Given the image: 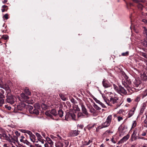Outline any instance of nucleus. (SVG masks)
Segmentation results:
<instances>
[{
  "instance_id": "e433bc0d",
  "label": "nucleus",
  "mask_w": 147,
  "mask_h": 147,
  "mask_svg": "<svg viewBox=\"0 0 147 147\" xmlns=\"http://www.w3.org/2000/svg\"><path fill=\"white\" fill-rule=\"evenodd\" d=\"M142 108L141 109V111H144L145 108L146 107V104L145 103H143L142 104Z\"/></svg>"
},
{
  "instance_id": "f3484780",
  "label": "nucleus",
  "mask_w": 147,
  "mask_h": 147,
  "mask_svg": "<svg viewBox=\"0 0 147 147\" xmlns=\"http://www.w3.org/2000/svg\"><path fill=\"white\" fill-rule=\"evenodd\" d=\"M46 140L49 144H50L51 145H53V142L50 138L47 137L46 138Z\"/></svg>"
},
{
  "instance_id": "5fc2aeb1",
  "label": "nucleus",
  "mask_w": 147,
  "mask_h": 147,
  "mask_svg": "<svg viewBox=\"0 0 147 147\" xmlns=\"http://www.w3.org/2000/svg\"><path fill=\"white\" fill-rule=\"evenodd\" d=\"M106 133H108L112 134L113 133V131H111L109 130H107L106 131L105 133V134H106Z\"/></svg>"
},
{
  "instance_id": "864d4df0",
  "label": "nucleus",
  "mask_w": 147,
  "mask_h": 147,
  "mask_svg": "<svg viewBox=\"0 0 147 147\" xmlns=\"http://www.w3.org/2000/svg\"><path fill=\"white\" fill-rule=\"evenodd\" d=\"M123 77L125 78V79L126 80H127V79L128 78V76L126 75V74H124L123 75Z\"/></svg>"
},
{
  "instance_id": "7ed1b4c3",
  "label": "nucleus",
  "mask_w": 147,
  "mask_h": 147,
  "mask_svg": "<svg viewBox=\"0 0 147 147\" xmlns=\"http://www.w3.org/2000/svg\"><path fill=\"white\" fill-rule=\"evenodd\" d=\"M65 118V119L67 121H69L71 119L74 120H77L76 117V115L71 111H70L66 113Z\"/></svg>"
},
{
  "instance_id": "a211bd4d",
  "label": "nucleus",
  "mask_w": 147,
  "mask_h": 147,
  "mask_svg": "<svg viewBox=\"0 0 147 147\" xmlns=\"http://www.w3.org/2000/svg\"><path fill=\"white\" fill-rule=\"evenodd\" d=\"M102 84L103 86L105 88H108L110 86V84L107 83L106 82H105L103 80L102 82Z\"/></svg>"
},
{
  "instance_id": "680f3d73",
  "label": "nucleus",
  "mask_w": 147,
  "mask_h": 147,
  "mask_svg": "<svg viewBox=\"0 0 147 147\" xmlns=\"http://www.w3.org/2000/svg\"><path fill=\"white\" fill-rule=\"evenodd\" d=\"M3 147H9V145L7 144H4L3 145Z\"/></svg>"
},
{
  "instance_id": "79ce46f5",
  "label": "nucleus",
  "mask_w": 147,
  "mask_h": 147,
  "mask_svg": "<svg viewBox=\"0 0 147 147\" xmlns=\"http://www.w3.org/2000/svg\"><path fill=\"white\" fill-rule=\"evenodd\" d=\"M41 107L44 110H45L47 108V106L45 104H42Z\"/></svg>"
},
{
  "instance_id": "603ef678",
  "label": "nucleus",
  "mask_w": 147,
  "mask_h": 147,
  "mask_svg": "<svg viewBox=\"0 0 147 147\" xmlns=\"http://www.w3.org/2000/svg\"><path fill=\"white\" fill-rule=\"evenodd\" d=\"M138 7L140 10H142V5L141 4H139L138 5Z\"/></svg>"
},
{
  "instance_id": "e2e57ef3",
  "label": "nucleus",
  "mask_w": 147,
  "mask_h": 147,
  "mask_svg": "<svg viewBox=\"0 0 147 147\" xmlns=\"http://www.w3.org/2000/svg\"><path fill=\"white\" fill-rule=\"evenodd\" d=\"M38 140L40 141L42 144H43L44 143L45 140H44L42 139H41V140Z\"/></svg>"
},
{
  "instance_id": "6e6d98bb",
  "label": "nucleus",
  "mask_w": 147,
  "mask_h": 147,
  "mask_svg": "<svg viewBox=\"0 0 147 147\" xmlns=\"http://www.w3.org/2000/svg\"><path fill=\"white\" fill-rule=\"evenodd\" d=\"M123 112H124V111L123 109H120L118 112V113L119 114L122 113H123Z\"/></svg>"
},
{
  "instance_id": "b1692460",
  "label": "nucleus",
  "mask_w": 147,
  "mask_h": 147,
  "mask_svg": "<svg viewBox=\"0 0 147 147\" xmlns=\"http://www.w3.org/2000/svg\"><path fill=\"white\" fill-rule=\"evenodd\" d=\"M92 141L90 140H89L88 142L85 141L84 142V143L83 144V145L84 146L88 145H89L90 143H92Z\"/></svg>"
},
{
  "instance_id": "20e7f679",
  "label": "nucleus",
  "mask_w": 147,
  "mask_h": 147,
  "mask_svg": "<svg viewBox=\"0 0 147 147\" xmlns=\"http://www.w3.org/2000/svg\"><path fill=\"white\" fill-rule=\"evenodd\" d=\"M7 91V98L6 99V101L11 104H13L14 103V99L13 96L10 93L11 91L10 90V92H8V90H6Z\"/></svg>"
},
{
  "instance_id": "393cba45",
  "label": "nucleus",
  "mask_w": 147,
  "mask_h": 147,
  "mask_svg": "<svg viewBox=\"0 0 147 147\" xmlns=\"http://www.w3.org/2000/svg\"><path fill=\"white\" fill-rule=\"evenodd\" d=\"M143 28L144 29L143 34L144 36L147 38V29L145 27H144Z\"/></svg>"
},
{
  "instance_id": "4c0bfd02",
  "label": "nucleus",
  "mask_w": 147,
  "mask_h": 147,
  "mask_svg": "<svg viewBox=\"0 0 147 147\" xmlns=\"http://www.w3.org/2000/svg\"><path fill=\"white\" fill-rule=\"evenodd\" d=\"M23 132L28 134L30 136L32 134V132L29 131H25Z\"/></svg>"
},
{
  "instance_id": "2eb2a0df",
  "label": "nucleus",
  "mask_w": 147,
  "mask_h": 147,
  "mask_svg": "<svg viewBox=\"0 0 147 147\" xmlns=\"http://www.w3.org/2000/svg\"><path fill=\"white\" fill-rule=\"evenodd\" d=\"M24 92L27 96H30L31 95V93L29 89L27 88H25L24 90Z\"/></svg>"
},
{
  "instance_id": "69168bd1",
  "label": "nucleus",
  "mask_w": 147,
  "mask_h": 147,
  "mask_svg": "<svg viewBox=\"0 0 147 147\" xmlns=\"http://www.w3.org/2000/svg\"><path fill=\"white\" fill-rule=\"evenodd\" d=\"M100 126V125L99 126L96 128V131L97 132H98L99 131V130L100 129H101L102 128H100V127H99Z\"/></svg>"
},
{
  "instance_id": "bf43d9fd",
  "label": "nucleus",
  "mask_w": 147,
  "mask_h": 147,
  "mask_svg": "<svg viewBox=\"0 0 147 147\" xmlns=\"http://www.w3.org/2000/svg\"><path fill=\"white\" fill-rule=\"evenodd\" d=\"M5 107L7 109L9 110H10L11 109V107L8 106L7 105H5Z\"/></svg>"
},
{
  "instance_id": "c03bdc74",
  "label": "nucleus",
  "mask_w": 147,
  "mask_h": 147,
  "mask_svg": "<svg viewBox=\"0 0 147 147\" xmlns=\"http://www.w3.org/2000/svg\"><path fill=\"white\" fill-rule=\"evenodd\" d=\"M95 125V124H94L91 125H90L88 127V129H91L93 128L94 127Z\"/></svg>"
},
{
  "instance_id": "aec40b11",
  "label": "nucleus",
  "mask_w": 147,
  "mask_h": 147,
  "mask_svg": "<svg viewBox=\"0 0 147 147\" xmlns=\"http://www.w3.org/2000/svg\"><path fill=\"white\" fill-rule=\"evenodd\" d=\"M50 111L51 115H53L54 116H56L58 115L57 113L56 110L55 109H53L51 111Z\"/></svg>"
},
{
  "instance_id": "c85d7f7f",
  "label": "nucleus",
  "mask_w": 147,
  "mask_h": 147,
  "mask_svg": "<svg viewBox=\"0 0 147 147\" xmlns=\"http://www.w3.org/2000/svg\"><path fill=\"white\" fill-rule=\"evenodd\" d=\"M4 98H1L0 97V107L4 103Z\"/></svg>"
},
{
  "instance_id": "bb28decb",
  "label": "nucleus",
  "mask_w": 147,
  "mask_h": 147,
  "mask_svg": "<svg viewBox=\"0 0 147 147\" xmlns=\"http://www.w3.org/2000/svg\"><path fill=\"white\" fill-rule=\"evenodd\" d=\"M45 114L47 116H49L51 117H52V115L50 111H47L45 113Z\"/></svg>"
},
{
  "instance_id": "f8f14e48",
  "label": "nucleus",
  "mask_w": 147,
  "mask_h": 147,
  "mask_svg": "<svg viewBox=\"0 0 147 147\" xmlns=\"http://www.w3.org/2000/svg\"><path fill=\"white\" fill-rule=\"evenodd\" d=\"M2 136L3 139H5L9 142H11V139L10 138V135L8 136L7 134L5 133L2 134Z\"/></svg>"
},
{
  "instance_id": "338daca9",
  "label": "nucleus",
  "mask_w": 147,
  "mask_h": 147,
  "mask_svg": "<svg viewBox=\"0 0 147 147\" xmlns=\"http://www.w3.org/2000/svg\"><path fill=\"white\" fill-rule=\"evenodd\" d=\"M142 21L145 23L147 24V20L144 19L142 20Z\"/></svg>"
},
{
  "instance_id": "9d476101",
  "label": "nucleus",
  "mask_w": 147,
  "mask_h": 147,
  "mask_svg": "<svg viewBox=\"0 0 147 147\" xmlns=\"http://www.w3.org/2000/svg\"><path fill=\"white\" fill-rule=\"evenodd\" d=\"M138 130L137 128H135L131 135V138L132 139H133L134 140H136L137 139V137L136 136L138 132Z\"/></svg>"
},
{
  "instance_id": "49530a36",
  "label": "nucleus",
  "mask_w": 147,
  "mask_h": 147,
  "mask_svg": "<svg viewBox=\"0 0 147 147\" xmlns=\"http://www.w3.org/2000/svg\"><path fill=\"white\" fill-rule=\"evenodd\" d=\"M142 55L147 59V53H142Z\"/></svg>"
},
{
  "instance_id": "f03ea898",
  "label": "nucleus",
  "mask_w": 147,
  "mask_h": 147,
  "mask_svg": "<svg viewBox=\"0 0 147 147\" xmlns=\"http://www.w3.org/2000/svg\"><path fill=\"white\" fill-rule=\"evenodd\" d=\"M112 119V116L110 115L108 116L106 119V121L103 123L101 125H100V128H106L108 127L111 122Z\"/></svg>"
},
{
  "instance_id": "39448f33",
  "label": "nucleus",
  "mask_w": 147,
  "mask_h": 147,
  "mask_svg": "<svg viewBox=\"0 0 147 147\" xmlns=\"http://www.w3.org/2000/svg\"><path fill=\"white\" fill-rule=\"evenodd\" d=\"M0 87L5 89L6 90H8V92H10V89L7 83L3 84L2 80L0 78Z\"/></svg>"
},
{
  "instance_id": "4d7b16f0",
  "label": "nucleus",
  "mask_w": 147,
  "mask_h": 147,
  "mask_svg": "<svg viewBox=\"0 0 147 147\" xmlns=\"http://www.w3.org/2000/svg\"><path fill=\"white\" fill-rule=\"evenodd\" d=\"M127 101L129 103L131 102V98H127Z\"/></svg>"
},
{
  "instance_id": "09e8293b",
  "label": "nucleus",
  "mask_w": 147,
  "mask_h": 147,
  "mask_svg": "<svg viewBox=\"0 0 147 147\" xmlns=\"http://www.w3.org/2000/svg\"><path fill=\"white\" fill-rule=\"evenodd\" d=\"M15 133L17 136L18 137L20 135V133L17 131H15Z\"/></svg>"
},
{
  "instance_id": "473e14b6",
  "label": "nucleus",
  "mask_w": 147,
  "mask_h": 147,
  "mask_svg": "<svg viewBox=\"0 0 147 147\" xmlns=\"http://www.w3.org/2000/svg\"><path fill=\"white\" fill-rule=\"evenodd\" d=\"M142 95V98L146 96L147 95V89L145 90L143 92Z\"/></svg>"
},
{
  "instance_id": "37998d69",
  "label": "nucleus",
  "mask_w": 147,
  "mask_h": 147,
  "mask_svg": "<svg viewBox=\"0 0 147 147\" xmlns=\"http://www.w3.org/2000/svg\"><path fill=\"white\" fill-rule=\"evenodd\" d=\"M117 121L118 122H119L123 119L122 117L118 116L117 117Z\"/></svg>"
},
{
  "instance_id": "2f4dec72",
  "label": "nucleus",
  "mask_w": 147,
  "mask_h": 147,
  "mask_svg": "<svg viewBox=\"0 0 147 147\" xmlns=\"http://www.w3.org/2000/svg\"><path fill=\"white\" fill-rule=\"evenodd\" d=\"M9 38V36L7 35H3L1 38L5 40H6L8 39Z\"/></svg>"
},
{
  "instance_id": "423d86ee",
  "label": "nucleus",
  "mask_w": 147,
  "mask_h": 147,
  "mask_svg": "<svg viewBox=\"0 0 147 147\" xmlns=\"http://www.w3.org/2000/svg\"><path fill=\"white\" fill-rule=\"evenodd\" d=\"M29 99V97L26 95L24 93H22L20 94V97L19 98V100L22 102H26Z\"/></svg>"
},
{
  "instance_id": "4468645a",
  "label": "nucleus",
  "mask_w": 147,
  "mask_h": 147,
  "mask_svg": "<svg viewBox=\"0 0 147 147\" xmlns=\"http://www.w3.org/2000/svg\"><path fill=\"white\" fill-rule=\"evenodd\" d=\"M135 110V108H133L128 113V117H130L133 115Z\"/></svg>"
},
{
  "instance_id": "774afa93",
  "label": "nucleus",
  "mask_w": 147,
  "mask_h": 147,
  "mask_svg": "<svg viewBox=\"0 0 147 147\" xmlns=\"http://www.w3.org/2000/svg\"><path fill=\"white\" fill-rule=\"evenodd\" d=\"M57 136L58 137V138L60 140H61L62 139V137H61L60 136H59V135H57Z\"/></svg>"
},
{
  "instance_id": "c756f323",
  "label": "nucleus",
  "mask_w": 147,
  "mask_h": 147,
  "mask_svg": "<svg viewBox=\"0 0 147 147\" xmlns=\"http://www.w3.org/2000/svg\"><path fill=\"white\" fill-rule=\"evenodd\" d=\"M34 108L35 109H39L40 108V106L39 103H36L34 105Z\"/></svg>"
},
{
  "instance_id": "6e6552de",
  "label": "nucleus",
  "mask_w": 147,
  "mask_h": 147,
  "mask_svg": "<svg viewBox=\"0 0 147 147\" xmlns=\"http://www.w3.org/2000/svg\"><path fill=\"white\" fill-rule=\"evenodd\" d=\"M117 92L120 94L122 93L123 94H127L126 90L121 86H119V89L117 90Z\"/></svg>"
},
{
  "instance_id": "de8ad7c7",
  "label": "nucleus",
  "mask_w": 147,
  "mask_h": 147,
  "mask_svg": "<svg viewBox=\"0 0 147 147\" xmlns=\"http://www.w3.org/2000/svg\"><path fill=\"white\" fill-rule=\"evenodd\" d=\"M113 87H114V89L117 92V90H118L119 89V88H118L117 86L115 85V84H113Z\"/></svg>"
},
{
  "instance_id": "13d9d810",
  "label": "nucleus",
  "mask_w": 147,
  "mask_h": 147,
  "mask_svg": "<svg viewBox=\"0 0 147 147\" xmlns=\"http://www.w3.org/2000/svg\"><path fill=\"white\" fill-rule=\"evenodd\" d=\"M8 15L7 14H5L4 16V17L6 19H7L8 18Z\"/></svg>"
},
{
  "instance_id": "a19ab883",
  "label": "nucleus",
  "mask_w": 147,
  "mask_h": 147,
  "mask_svg": "<svg viewBox=\"0 0 147 147\" xmlns=\"http://www.w3.org/2000/svg\"><path fill=\"white\" fill-rule=\"evenodd\" d=\"M94 107L96 109L99 110H100L101 108L98 107V105L95 104H94Z\"/></svg>"
},
{
  "instance_id": "cd10ccee",
  "label": "nucleus",
  "mask_w": 147,
  "mask_h": 147,
  "mask_svg": "<svg viewBox=\"0 0 147 147\" xmlns=\"http://www.w3.org/2000/svg\"><path fill=\"white\" fill-rule=\"evenodd\" d=\"M35 135L38 138V140H41L42 137L41 135L38 133H36L35 134Z\"/></svg>"
},
{
  "instance_id": "7c9ffc66",
  "label": "nucleus",
  "mask_w": 147,
  "mask_h": 147,
  "mask_svg": "<svg viewBox=\"0 0 147 147\" xmlns=\"http://www.w3.org/2000/svg\"><path fill=\"white\" fill-rule=\"evenodd\" d=\"M143 44L144 47H147V39L144 40L143 42Z\"/></svg>"
},
{
  "instance_id": "72a5a7b5",
  "label": "nucleus",
  "mask_w": 147,
  "mask_h": 147,
  "mask_svg": "<svg viewBox=\"0 0 147 147\" xmlns=\"http://www.w3.org/2000/svg\"><path fill=\"white\" fill-rule=\"evenodd\" d=\"M60 96L61 99L63 101H65L67 100L66 98L63 95L61 94L60 95Z\"/></svg>"
},
{
  "instance_id": "6ab92c4d",
  "label": "nucleus",
  "mask_w": 147,
  "mask_h": 147,
  "mask_svg": "<svg viewBox=\"0 0 147 147\" xmlns=\"http://www.w3.org/2000/svg\"><path fill=\"white\" fill-rule=\"evenodd\" d=\"M30 138L31 140L33 142H35V138L36 137L33 134H32L31 136H30Z\"/></svg>"
},
{
  "instance_id": "9b49d317",
  "label": "nucleus",
  "mask_w": 147,
  "mask_h": 147,
  "mask_svg": "<svg viewBox=\"0 0 147 147\" xmlns=\"http://www.w3.org/2000/svg\"><path fill=\"white\" fill-rule=\"evenodd\" d=\"M81 106L82 107V111L83 113L86 116V117H88L89 115L87 112V110L85 107L82 104L81 105Z\"/></svg>"
},
{
  "instance_id": "ea45409f",
  "label": "nucleus",
  "mask_w": 147,
  "mask_h": 147,
  "mask_svg": "<svg viewBox=\"0 0 147 147\" xmlns=\"http://www.w3.org/2000/svg\"><path fill=\"white\" fill-rule=\"evenodd\" d=\"M94 99L96 102L100 104V105H102V103L100 102L99 100H98L96 98H94Z\"/></svg>"
},
{
  "instance_id": "412c9836",
  "label": "nucleus",
  "mask_w": 147,
  "mask_h": 147,
  "mask_svg": "<svg viewBox=\"0 0 147 147\" xmlns=\"http://www.w3.org/2000/svg\"><path fill=\"white\" fill-rule=\"evenodd\" d=\"M141 78L142 80L144 81L147 80V76L145 74H143L141 76Z\"/></svg>"
},
{
  "instance_id": "58836bf2",
  "label": "nucleus",
  "mask_w": 147,
  "mask_h": 147,
  "mask_svg": "<svg viewBox=\"0 0 147 147\" xmlns=\"http://www.w3.org/2000/svg\"><path fill=\"white\" fill-rule=\"evenodd\" d=\"M21 139L20 140V141L22 142L25 143L24 140H23L25 138L23 136H21L20 137Z\"/></svg>"
},
{
  "instance_id": "3c124183",
  "label": "nucleus",
  "mask_w": 147,
  "mask_h": 147,
  "mask_svg": "<svg viewBox=\"0 0 147 147\" xmlns=\"http://www.w3.org/2000/svg\"><path fill=\"white\" fill-rule=\"evenodd\" d=\"M140 100V97L139 96H137L135 99V101L136 102H138Z\"/></svg>"
},
{
  "instance_id": "a878e982",
  "label": "nucleus",
  "mask_w": 147,
  "mask_h": 147,
  "mask_svg": "<svg viewBox=\"0 0 147 147\" xmlns=\"http://www.w3.org/2000/svg\"><path fill=\"white\" fill-rule=\"evenodd\" d=\"M1 92H0V97L1 98H5V96L3 95L4 93V91L2 90H1Z\"/></svg>"
},
{
  "instance_id": "052dcab7",
  "label": "nucleus",
  "mask_w": 147,
  "mask_h": 147,
  "mask_svg": "<svg viewBox=\"0 0 147 147\" xmlns=\"http://www.w3.org/2000/svg\"><path fill=\"white\" fill-rule=\"evenodd\" d=\"M137 139H141L142 140H145V139L144 137H140V136H138L137 137Z\"/></svg>"
},
{
  "instance_id": "f704fd0d",
  "label": "nucleus",
  "mask_w": 147,
  "mask_h": 147,
  "mask_svg": "<svg viewBox=\"0 0 147 147\" xmlns=\"http://www.w3.org/2000/svg\"><path fill=\"white\" fill-rule=\"evenodd\" d=\"M90 111L91 113L93 114L95 112V110L92 107L90 108Z\"/></svg>"
},
{
  "instance_id": "8fccbe9b",
  "label": "nucleus",
  "mask_w": 147,
  "mask_h": 147,
  "mask_svg": "<svg viewBox=\"0 0 147 147\" xmlns=\"http://www.w3.org/2000/svg\"><path fill=\"white\" fill-rule=\"evenodd\" d=\"M140 82H137L135 84V86L136 87H139L140 86Z\"/></svg>"
},
{
  "instance_id": "f257e3e1",
  "label": "nucleus",
  "mask_w": 147,
  "mask_h": 147,
  "mask_svg": "<svg viewBox=\"0 0 147 147\" xmlns=\"http://www.w3.org/2000/svg\"><path fill=\"white\" fill-rule=\"evenodd\" d=\"M109 96L106 97L102 95V96L106 103L109 105L112 106L115 105L117 108L119 107L123 102V101L119 98L118 97L115 96L114 94L111 92L109 93Z\"/></svg>"
},
{
  "instance_id": "ddd939ff",
  "label": "nucleus",
  "mask_w": 147,
  "mask_h": 147,
  "mask_svg": "<svg viewBox=\"0 0 147 147\" xmlns=\"http://www.w3.org/2000/svg\"><path fill=\"white\" fill-rule=\"evenodd\" d=\"M80 132V131H79L78 130H72L70 132V134L71 136H76L79 134V132Z\"/></svg>"
},
{
  "instance_id": "0eeeda50",
  "label": "nucleus",
  "mask_w": 147,
  "mask_h": 147,
  "mask_svg": "<svg viewBox=\"0 0 147 147\" xmlns=\"http://www.w3.org/2000/svg\"><path fill=\"white\" fill-rule=\"evenodd\" d=\"M126 80L125 82V81L123 80L122 81V84L127 89V90L129 92H131V88L130 87V85L131 84V82H128V83H127V81Z\"/></svg>"
},
{
  "instance_id": "5701e85b",
  "label": "nucleus",
  "mask_w": 147,
  "mask_h": 147,
  "mask_svg": "<svg viewBox=\"0 0 147 147\" xmlns=\"http://www.w3.org/2000/svg\"><path fill=\"white\" fill-rule=\"evenodd\" d=\"M63 112L61 109H60L58 111V115L60 117H62L63 115Z\"/></svg>"
},
{
  "instance_id": "a18cd8bd",
  "label": "nucleus",
  "mask_w": 147,
  "mask_h": 147,
  "mask_svg": "<svg viewBox=\"0 0 147 147\" xmlns=\"http://www.w3.org/2000/svg\"><path fill=\"white\" fill-rule=\"evenodd\" d=\"M129 54V52L128 51H127L125 53H122L121 55L122 56H127Z\"/></svg>"
},
{
  "instance_id": "c9c22d12",
  "label": "nucleus",
  "mask_w": 147,
  "mask_h": 147,
  "mask_svg": "<svg viewBox=\"0 0 147 147\" xmlns=\"http://www.w3.org/2000/svg\"><path fill=\"white\" fill-rule=\"evenodd\" d=\"M136 125V121H133L132 125V128L135 127Z\"/></svg>"
},
{
  "instance_id": "0e129e2a",
  "label": "nucleus",
  "mask_w": 147,
  "mask_h": 147,
  "mask_svg": "<svg viewBox=\"0 0 147 147\" xmlns=\"http://www.w3.org/2000/svg\"><path fill=\"white\" fill-rule=\"evenodd\" d=\"M50 137L51 138H52L53 139L55 140V138H56V137L53 136L52 135H50Z\"/></svg>"
},
{
  "instance_id": "4be33fe9",
  "label": "nucleus",
  "mask_w": 147,
  "mask_h": 147,
  "mask_svg": "<svg viewBox=\"0 0 147 147\" xmlns=\"http://www.w3.org/2000/svg\"><path fill=\"white\" fill-rule=\"evenodd\" d=\"M38 109H37L34 108L32 111V113H32L35 114L36 115H38L39 113V112Z\"/></svg>"
},
{
  "instance_id": "dca6fc26",
  "label": "nucleus",
  "mask_w": 147,
  "mask_h": 147,
  "mask_svg": "<svg viewBox=\"0 0 147 147\" xmlns=\"http://www.w3.org/2000/svg\"><path fill=\"white\" fill-rule=\"evenodd\" d=\"M55 146L56 147H63V143L60 141H59L55 144Z\"/></svg>"
},
{
  "instance_id": "1a4fd4ad",
  "label": "nucleus",
  "mask_w": 147,
  "mask_h": 147,
  "mask_svg": "<svg viewBox=\"0 0 147 147\" xmlns=\"http://www.w3.org/2000/svg\"><path fill=\"white\" fill-rule=\"evenodd\" d=\"M129 137V136L128 134L123 137L118 142V144H121L126 141Z\"/></svg>"
}]
</instances>
